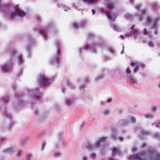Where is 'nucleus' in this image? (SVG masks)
<instances>
[{"instance_id": "52", "label": "nucleus", "mask_w": 160, "mask_h": 160, "mask_svg": "<svg viewBox=\"0 0 160 160\" xmlns=\"http://www.w3.org/2000/svg\"><path fill=\"white\" fill-rule=\"evenodd\" d=\"M42 148H41L42 150H43L44 147L46 145L45 142H43L42 144Z\"/></svg>"}, {"instance_id": "21", "label": "nucleus", "mask_w": 160, "mask_h": 160, "mask_svg": "<svg viewBox=\"0 0 160 160\" xmlns=\"http://www.w3.org/2000/svg\"><path fill=\"white\" fill-rule=\"evenodd\" d=\"M112 156H114L116 154H120L121 153L119 151V150L117 148H113L112 149Z\"/></svg>"}, {"instance_id": "63", "label": "nucleus", "mask_w": 160, "mask_h": 160, "mask_svg": "<svg viewBox=\"0 0 160 160\" xmlns=\"http://www.w3.org/2000/svg\"><path fill=\"white\" fill-rule=\"evenodd\" d=\"M0 160H4V158L0 155Z\"/></svg>"}, {"instance_id": "57", "label": "nucleus", "mask_w": 160, "mask_h": 160, "mask_svg": "<svg viewBox=\"0 0 160 160\" xmlns=\"http://www.w3.org/2000/svg\"><path fill=\"white\" fill-rule=\"evenodd\" d=\"M107 103L106 101H102L101 102V104L102 105H104Z\"/></svg>"}, {"instance_id": "60", "label": "nucleus", "mask_w": 160, "mask_h": 160, "mask_svg": "<svg viewBox=\"0 0 160 160\" xmlns=\"http://www.w3.org/2000/svg\"><path fill=\"white\" fill-rule=\"evenodd\" d=\"M88 78H86L85 80L82 79V81H84L85 82V83H86L88 82Z\"/></svg>"}, {"instance_id": "16", "label": "nucleus", "mask_w": 160, "mask_h": 160, "mask_svg": "<svg viewBox=\"0 0 160 160\" xmlns=\"http://www.w3.org/2000/svg\"><path fill=\"white\" fill-rule=\"evenodd\" d=\"M15 152L14 148L12 147H10L6 148L3 151V152L4 153H8L11 154H12Z\"/></svg>"}, {"instance_id": "30", "label": "nucleus", "mask_w": 160, "mask_h": 160, "mask_svg": "<svg viewBox=\"0 0 160 160\" xmlns=\"http://www.w3.org/2000/svg\"><path fill=\"white\" fill-rule=\"evenodd\" d=\"M66 82L68 85L69 86L70 88L72 89L74 88V86L72 83L71 82L68 80H67Z\"/></svg>"}, {"instance_id": "36", "label": "nucleus", "mask_w": 160, "mask_h": 160, "mask_svg": "<svg viewBox=\"0 0 160 160\" xmlns=\"http://www.w3.org/2000/svg\"><path fill=\"white\" fill-rule=\"evenodd\" d=\"M6 139L5 137H0V146L1 145L2 143Z\"/></svg>"}, {"instance_id": "18", "label": "nucleus", "mask_w": 160, "mask_h": 160, "mask_svg": "<svg viewBox=\"0 0 160 160\" xmlns=\"http://www.w3.org/2000/svg\"><path fill=\"white\" fill-rule=\"evenodd\" d=\"M14 124V122H11V123L10 125H6V124L5 125L4 123L2 124V129L4 130L6 128L10 129L12 127V126L13 125V124Z\"/></svg>"}, {"instance_id": "1", "label": "nucleus", "mask_w": 160, "mask_h": 160, "mask_svg": "<svg viewBox=\"0 0 160 160\" xmlns=\"http://www.w3.org/2000/svg\"><path fill=\"white\" fill-rule=\"evenodd\" d=\"M130 158L137 160H160V153L155 148L150 146L148 148V152L142 151Z\"/></svg>"}, {"instance_id": "11", "label": "nucleus", "mask_w": 160, "mask_h": 160, "mask_svg": "<svg viewBox=\"0 0 160 160\" xmlns=\"http://www.w3.org/2000/svg\"><path fill=\"white\" fill-rule=\"evenodd\" d=\"M96 45L93 42L88 43L86 46L85 48L82 47L79 50V52H81L82 51H85L86 50H91L92 52L95 53L96 51Z\"/></svg>"}, {"instance_id": "50", "label": "nucleus", "mask_w": 160, "mask_h": 160, "mask_svg": "<svg viewBox=\"0 0 160 160\" xmlns=\"http://www.w3.org/2000/svg\"><path fill=\"white\" fill-rule=\"evenodd\" d=\"M95 157V154L94 153H92L90 155V157L91 158H93Z\"/></svg>"}, {"instance_id": "39", "label": "nucleus", "mask_w": 160, "mask_h": 160, "mask_svg": "<svg viewBox=\"0 0 160 160\" xmlns=\"http://www.w3.org/2000/svg\"><path fill=\"white\" fill-rule=\"evenodd\" d=\"M32 46V44H29L28 46L27 47V51L28 52V54H29L30 51V48Z\"/></svg>"}, {"instance_id": "46", "label": "nucleus", "mask_w": 160, "mask_h": 160, "mask_svg": "<svg viewBox=\"0 0 160 160\" xmlns=\"http://www.w3.org/2000/svg\"><path fill=\"white\" fill-rule=\"evenodd\" d=\"M131 35H132V32H128L125 34V36L126 37H129Z\"/></svg>"}, {"instance_id": "9", "label": "nucleus", "mask_w": 160, "mask_h": 160, "mask_svg": "<svg viewBox=\"0 0 160 160\" xmlns=\"http://www.w3.org/2000/svg\"><path fill=\"white\" fill-rule=\"evenodd\" d=\"M38 77V82L41 86H45L49 85L51 82V80L45 75H40Z\"/></svg>"}, {"instance_id": "43", "label": "nucleus", "mask_w": 160, "mask_h": 160, "mask_svg": "<svg viewBox=\"0 0 160 160\" xmlns=\"http://www.w3.org/2000/svg\"><path fill=\"white\" fill-rule=\"evenodd\" d=\"M103 76H101V75H98V76L96 78H95V80L96 81H98L99 80H100V79L103 78Z\"/></svg>"}, {"instance_id": "44", "label": "nucleus", "mask_w": 160, "mask_h": 160, "mask_svg": "<svg viewBox=\"0 0 160 160\" xmlns=\"http://www.w3.org/2000/svg\"><path fill=\"white\" fill-rule=\"evenodd\" d=\"M148 45H149V46L151 47H153L154 46V45L153 44V43L152 42V41H150L148 42Z\"/></svg>"}, {"instance_id": "40", "label": "nucleus", "mask_w": 160, "mask_h": 160, "mask_svg": "<svg viewBox=\"0 0 160 160\" xmlns=\"http://www.w3.org/2000/svg\"><path fill=\"white\" fill-rule=\"evenodd\" d=\"M108 148V146H107L103 145L101 149V152L103 154V152H104V150H106Z\"/></svg>"}, {"instance_id": "58", "label": "nucleus", "mask_w": 160, "mask_h": 160, "mask_svg": "<svg viewBox=\"0 0 160 160\" xmlns=\"http://www.w3.org/2000/svg\"><path fill=\"white\" fill-rule=\"evenodd\" d=\"M85 122H82L81 125H80V128L81 129H82V128L83 127H84V124H85Z\"/></svg>"}, {"instance_id": "26", "label": "nucleus", "mask_w": 160, "mask_h": 160, "mask_svg": "<svg viewBox=\"0 0 160 160\" xmlns=\"http://www.w3.org/2000/svg\"><path fill=\"white\" fill-rule=\"evenodd\" d=\"M8 8V6L5 4H3L0 5V9L1 10L4 11Z\"/></svg>"}, {"instance_id": "15", "label": "nucleus", "mask_w": 160, "mask_h": 160, "mask_svg": "<svg viewBox=\"0 0 160 160\" xmlns=\"http://www.w3.org/2000/svg\"><path fill=\"white\" fill-rule=\"evenodd\" d=\"M0 110L2 113L4 115H5L6 117L9 118H11L12 116L10 113H7L6 112V110L4 106H2L1 107Z\"/></svg>"}, {"instance_id": "3", "label": "nucleus", "mask_w": 160, "mask_h": 160, "mask_svg": "<svg viewBox=\"0 0 160 160\" xmlns=\"http://www.w3.org/2000/svg\"><path fill=\"white\" fill-rule=\"evenodd\" d=\"M56 47L57 48L55 55H54L50 60V62L52 65L58 66V64L60 58L61 56L60 49L61 44L59 41L57 42Z\"/></svg>"}, {"instance_id": "20", "label": "nucleus", "mask_w": 160, "mask_h": 160, "mask_svg": "<svg viewBox=\"0 0 160 160\" xmlns=\"http://www.w3.org/2000/svg\"><path fill=\"white\" fill-rule=\"evenodd\" d=\"M128 79L132 83H137V81L132 75H130L127 76Z\"/></svg>"}, {"instance_id": "47", "label": "nucleus", "mask_w": 160, "mask_h": 160, "mask_svg": "<svg viewBox=\"0 0 160 160\" xmlns=\"http://www.w3.org/2000/svg\"><path fill=\"white\" fill-rule=\"evenodd\" d=\"M88 158L87 156L84 155L82 156V160H87Z\"/></svg>"}, {"instance_id": "6", "label": "nucleus", "mask_w": 160, "mask_h": 160, "mask_svg": "<svg viewBox=\"0 0 160 160\" xmlns=\"http://www.w3.org/2000/svg\"><path fill=\"white\" fill-rule=\"evenodd\" d=\"M42 94V92L40 91L39 89H36L34 90H30L28 92V96L32 99L38 101L41 98L40 95Z\"/></svg>"}, {"instance_id": "32", "label": "nucleus", "mask_w": 160, "mask_h": 160, "mask_svg": "<svg viewBox=\"0 0 160 160\" xmlns=\"http://www.w3.org/2000/svg\"><path fill=\"white\" fill-rule=\"evenodd\" d=\"M73 100L72 99L70 100H67L66 101V103L67 106H70L73 103Z\"/></svg>"}, {"instance_id": "45", "label": "nucleus", "mask_w": 160, "mask_h": 160, "mask_svg": "<svg viewBox=\"0 0 160 160\" xmlns=\"http://www.w3.org/2000/svg\"><path fill=\"white\" fill-rule=\"evenodd\" d=\"M157 109L158 107L157 106H153L151 108L152 110L154 112H155Z\"/></svg>"}, {"instance_id": "59", "label": "nucleus", "mask_w": 160, "mask_h": 160, "mask_svg": "<svg viewBox=\"0 0 160 160\" xmlns=\"http://www.w3.org/2000/svg\"><path fill=\"white\" fill-rule=\"evenodd\" d=\"M138 150L137 148L136 147H134L132 149V151L133 152H135Z\"/></svg>"}, {"instance_id": "62", "label": "nucleus", "mask_w": 160, "mask_h": 160, "mask_svg": "<svg viewBox=\"0 0 160 160\" xmlns=\"http://www.w3.org/2000/svg\"><path fill=\"white\" fill-rule=\"evenodd\" d=\"M65 88L64 87V86L62 87V92L63 93H64V91L65 90Z\"/></svg>"}, {"instance_id": "35", "label": "nucleus", "mask_w": 160, "mask_h": 160, "mask_svg": "<svg viewBox=\"0 0 160 160\" xmlns=\"http://www.w3.org/2000/svg\"><path fill=\"white\" fill-rule=\"evenodd\" d=\"M112 27L113 29L115 31H117L118 32L119 31V29L118 27L115 25H114L113 24H112Z\"/></svg>"}, {"instance_id": "13", "label": "nucleus", "mask_w": 160, "mask_h": 160, "mask_svg": "<svg viewBox=\"0 0 160 160\" xmlns=\"http://www.w3.org/2000/svg\"><path fill=\"white\" fill-rule=\"evenodd\" d=\"M62 134L61 133L60 135L58 136V141L55 145L56 148L59 147L60 145H61L62 147H64L65 145V142L64 140L62 138Z\"/></svg>"}, {"instance_id": "12", "label": "nucleus", "mask_w": 160, "mask_h": 160, "mask_svg": "<svg viewBox=\"0 0 160 160\" xmlns=\"http://www.w3.org/2000/svg\"><path fill=\"white\" fill-rule=\"evenodd\" d=\"M22 95H19L15 97V99H17V103L16 102H15L14 104L13 107L15 109H18L17 108L18 107H21L24 105V102L22 100Z\"/></svg>"}, {"instance_id": "56", "label": "nucleus", "mask_w": 160, "mask_h": 160, "mask_svg": "<svg viewBox=\"0 0 160 160\" xmlns=\"http://www.w3.org/2000/svg\"><path fill=\"white\" fill-rule=\"evenodd\" d=\"M25 142V140L24 139H22L20 142V144H24V143Z\"/></svg>"}, {"instance_id": "31", "label": "nucleus", "mask_w": 160, "mask_h": 160, "mask_svg": "<svg viewBox=\"0 0 160 160\" xmlns=\"http://www.w3.org/2000/svg\"><path fill=\"white\" fill-rule=\"evenodd\" d=\"M110 111L109 109H106L103 110V113L104 115H107L109 114Z\"/></svg>"}, {"instance_id": "29", "label": "nucleus", "mask_w": 160, "mask_h": 160, "mask_svg": "<svg viewBox=\"0 0 160 160\" xmlns=\"http://www.w3.org/2000/svg\"><path fill=\"white\" fill-rule=\"evenodd\" d=\"M32 157L33 155L30 152L27 153L26 154L27 160H31Z\"/></svg>"}, {"instance_id": "8", "label": "nucleus", "mask_w": 160, "mask_h": 160, "mask_svg": "<svg viewBox=\"0 0 160 160\" xmlns=\"http://www.w3.org/2000/svg\"><path fill=\"white\" fill-rule=\"evenodd\" d=\"M14 11L11 12L10 15V18H13L17 14L19 16L21 17H24L25 15V12L22 10L20 9L18 6H16L14 7Z\"/></svg>"}, {"instance_id": "49", "label": "nucleus", "mask_w": 160, "mask_h": 160, "mask_svg": "<svg viewBox=\"0 0 160 160\" xmlns=\"http://www.w3.org/2000/svg\"><path fill=\"white\" fill-rule=\"evenodd\" d=\"M126 16V17L128 19H132V16L130 14H127Z\"/></svg>"}, {"instance_id": "2", "label": "nucleus", "mask_w": 160, "mask_h": 160, "mask_svg": "<svg viewBox=\"0 0 160 160\" xmlns=\"http://www.w3.org/2000/svg\"><path fill=\"white\" fill-rule=\"evenodd\" d=\"M17 51L15 49H13L10 53L11 59L8 61L6 63L1 64L0 66V70L3 72H8L10 71L11 67L13 65L14 62L13 59L16 57L17 53Z\"/></svg>"}, {"instance_id": "51", "label": "nucleus", "mask_w": 160, "mask_h": 160, "mask_svg": "<svg viewBox=\"0 0 160 160\" xmlns=\"http://www.w3.org/2000/svg\"><path fill=\"white\" fill-rule=\"evenodd\" d=\"M107 103H110L112 101V98H109L106 100Z\"/></svg>"}, {"instance_id": "10", "label": "nucleus", "mask_w": 160, "mask_h": 160, "mask_svg": "<svg viewBox=\"0 0 160 160\" xmlns=\"http://www.w3.org/2000/svg\"><path fill=\"white\" fill-rule=\"evenodd\" d=\"M130 65L132 67H135L133 69V72L135 73L137 72L139 69L142 71L145 67V65L143 63L137 62H131Z\"/></svg>"}, {"instance_id": "27", "label": "nucleus", "mask_w": 160, "mask_h": 160, "mask_svg": "<svg viewBox=\"0 0 160 160\" xmlns=\"http://www.w3.org/2000/svg\"><path fill=\"white\" fill-rule=\"evenodd\" d=\"M143 33L144 35H147L149 37L151 36V33L149 32L146 28H144L143 31Z\"/></svg>"}, {"instance_id": "53", "label": "nucleus", "mask_w": 160, "mask_h": 160, "mask_svg": "<svg viewBox=\"0 0 160 160\" xmlns=\"http://www.w3.org/2000/svg\"><path fill=\"white\" fill-rule=\"evenodd\" d=\"M126 72L128 74H130L131 73V71L129 68L126 69Z\"/></svg>"}, {"instance_id": "5", "label": "nucleus", "mask_w": 160, "mask_h": 160, "mask_svg": "<svg viewBox=\"0 0 160 160\" xmlns=\"http://www.w3.org/2000/svg\"><path fill=\"white\" fill-rule=\"evenodd\" d=\"M107 137H101L96 141L94 144H89L86 146V148L89 150H93L96 148H99L102 142H104L107 139Z\"/></svg>"}, {"instance_id": "48", "label": "nucleus", "mask_w": 160, "mask_h": 160, "mask_svg": "<svg viewBox=\"0 0 160 160\" xmlns=\"http://www.w3.org/2000/svg\"><path fill=\"white\" fill-rule=\"evenodd\" d=\"M116 135H117V134H116ZM114 138V139H116V138H118L121 141H122L123 140V138L122 137H119L118 138H117V136H116V138Z\"/></svg>"}, {"instance_id": "7", "label": "nucleus", "mask_w": 160, "mask_h": 160, "mask_svg": "<svg viewBox=\"0 0 160 160\" xmlns=\"http://www.w3.org/2000/svg\"><path fill=\"white\" fill-rule=\"evenodd\" d=\"M159 19L156 18L152 19V18L149 16L147 18V24H152V29H154V33L157 34L158 32L157 29L158 22L159 21Z\"/></svg>"}, {"instance_id": "55", "label": "nucleus", "mask_w": 160, "mask_h": 160, "mask_svg": "<svg viewBox=\"0 0 160 160\" xmlns=\"http://www.w3.org/2000/svg\"><path fill=\"white\" fill-rule=\"evenodd\" d=\"M156 127L159 128H160V122L156 124Z\"/></svg>"}, {"instance_id": "38", "label": "nucleus", "mask_w": 160, "mask_h": 160, "mask_svg": "<svg viewBox=\"0 0 160 160\" xmlns=\"http://www.w3.org/2000/svg\"><path fill=\"white\" fill-rule=\"evenodd\" d=\"M129 119V121L130 120L132 122L135 123L136 122V118L134 117H131L130 118H128Z\"/></svg>"}, {"instance_id": "41", "label": "nucleus", "mask_w": 160, "mask_h": 160, "mask_svg": "<svg viewBox=\"0 0 160 160\" xmlns=\"http://www.w3.org/2000/svg\"><path fill=\"white\" fill-rule=\"evenodd\" d=\"M106 14L108 18H109L110 20H112V17L110 15L109 13V12L108 11H105Z\"/></svg>"}, {"instance_id": "34", "label": "nucleus", "mask_w": 160, "mask_h": 160, "mask_svg": "<svg viewBox=\"0 0 160 160\" xmlns=\"http://www.w3.org/2000/svg\"><path fill=\"white\" fill-rule=\"evenodd\" d=\"M40 34H42L44 37H46V32L45 31V30L43 29H41L40 30Z\"/></svg>"}, {"instance_id": "4", "label": "nucleus", "mask_w": 160, "mask_h": 160, "mask_svg": "<svg viewBox=\"0 0 160 160\" xmlns=\"http://www.w3.org/2000/svg\"><path fill=\"white\" fill-rule=\"evenodd\" d=\"M129 122L130 121H129L128 118L120 120L116 124L115 127H112L111 128V130L112 132V134L111 135L112 137V138H116L117 136L116 131L119 128L125 126L128 124Z\"/></svg>"}, {"instance_id": "25", "label": "nucleus", "mask_w": 160, "mask_h": 160, "mask_svg": "<svg viewBox=\"0 0 160 160\" xmlns=\"http://www.w3.org/2000/svg\"><path fill=\"white\" fill-rule=\"evenodd\" d=\"M144 117L147 118H153L154 116L152 114L146 113L144 114Z\"/></svg>"}, {"instance_id": "14", "label": "nucleus", "mask_w": 160, "mask_h": 160, "mask_svg": "<svg viewBox=\"0 0 160 160\" xmlns=\"http://www.w3.org/2000/svg\"><path fill=\"white\" fill-rule=\"evenodd\" d=\"M135 130L136 131L138 130L139 131L141 132V134L139 135V137L141 139H142L143 138V136L148 135L150 133V132L149 131L143 130L142 128L140 127H136Z\"/></svg>"}, {"instance_id": "28", "label": "nucleus", "mask_w": 160, "mask_h": 160, "mask_svg": "<svg viewBox=\"0 0 160 160\" xmlns=\"http://www.w3.org/2000/svg\"><path fill=\"white\" fill-rule=\"evenodd\" d=\"M22 155V151L21 149H19L18 150L16 156L18 158L21 157Z\"/></svg>"}, {"instance_id": "24", "label": "nucleus", "mask_w": 160, "mask_h": 160, "mask_svg": "<svg viewBox=\"0 0 160 160\" xmlns=\"http://www.w3.org/2000/svg\"><path fill=\"white\" fill-rule=\"evenodd\" d=\"M61 152L59 151H56L53 154V157L56 158L60 157L61 156Z\"/></svg>"}, {"instance_id": "64", "label": "nucleus", "mask_w": 160, "mask_h": 160, "mask_svg": "<svg viewBox=\"0 0 160 160\" xmlns=\"http://www.w3.org/2000/svg\"><path fill=\"white\" fill-rule=\"evenodd\" d=\"M84 87H85L84 85H81L79 86V88L80 89H83V88H84Z\"/></svg>"}, {"instance_id": "61", "label": "nucleus", "mask_w": 160, "mask_h": 160, "mask_svg": "<svg viewBox=\"0 0 160 160\" xmlns=\"http://www.w3.org/2000/svg\"><path fill=\"white\" fill-rule=\"evenodd\" d=\"M100 45L102 48H103L106 47V45L104 43H100Z\"/></svg>"}, {"instance_id": "33", "label": "nucleus", "mask_w": 160, "mask_h": 160, "mask_svg": "<svg viewBox=\"0 0 160 160\" xmlns=\"http://www.w3.org/2000/svg\"><path fill=\"white\" fill-rule=\"evenodd\" d=\"M108 50L109 52H111L112 53H114L115 51L114 48H113L112 47H107Z\"/></svg>"}, {"instance_id": "37", "label": "nucleus", "mask_w": 160, "mask_h": 160, "mask_svg": "<svg viewBox=\"0 0 160 160\" xmlns=\"http://www.w3.org/2000/svg\"><path fill=\"white\" fill-rule=\"evenodd\" d=\"M153 136L154 138H160V134L158 133L157 132L153 134Z\"/></svg>"}, {"instance_id": "19", "label": "nucleus", "mask_w": 160, "mask_h": 160, "mask_svg": "<svg viewBox=\"0 0 160 160\" xmlns=\"http://www.w3.org/2000/svg\"><path fill=\"white\" fill-rule=\"evenodd\" d=\"M132 35L135 38H137L139 35V31L138 30L135 29L132 32Z\"/></svg>"}, {"instance_id": "23", "label": "nucleus", "mask_w": 160, "mask_h": 160, "mask_svg": "<svg viewBox=\"0 0 160 160\" xmlns=\"http://www.w3.org/2000/svg\"><path fill=\"white\" fill-rule=\"evenodd\" d=\"M114 2L111 1H109L108 2L107 8L108 9H111L114 7Z\"/></svg>"}, {"instance_id": "54", "label": "nucleus", "mask_w": 160, "mask_h": 160, "mask_svg": "<svg viewBox=\"0 0 160 160\" xmlns=\"http://www.w3.org/2000/svg\"><path fill=\"white\" fill-rule=\"evenodd\" d=\"M122 51H121V54H122L124 53V45L123 44L122 45Z\"/></svg>"}, {"instance_id": "22", "label": "nucleus", "mask_w": 160, "mask_h": 160, "mask_svg": "<svg viewBox=\"0 0 160 160\" xmlns=\"http://www.w3.org/2000/svg\"><path fill=\"white\" fill-rule=\"evenodd\" d=\"M9 98L7 96H4L2 97V101L4 104L8 103L9 102Z\"/></svg>"}, {"instance_id": "42", "label": "nucleus", "mask_w": 160, "mask_h": 160, "mask_svg": "<svg viewBox=\"0 0 160 160\" xmlns=\"http://www.w3.org/2000/svg\"><path fill=\"white\" fill-rule=\"evenodd\" d=\"M79 25L76 22H74L72 24V27L74 28H78Z\"/></svg>"}, {"instance_id": "17", "label": "nucleus", "mask_w": 160, "mask_h": 160, "mask_svg": "<svg viewBox=\"0 0 160 160\" xmlns=\"http://www.w3.org/2000/svg\"><path fill=\"white\" fill-rule=\"evenodd\" d=\"M17 61L19 64H22L24 62V60L22 55L20 54L18 56Z\"/></svg>"}]
</instances>
